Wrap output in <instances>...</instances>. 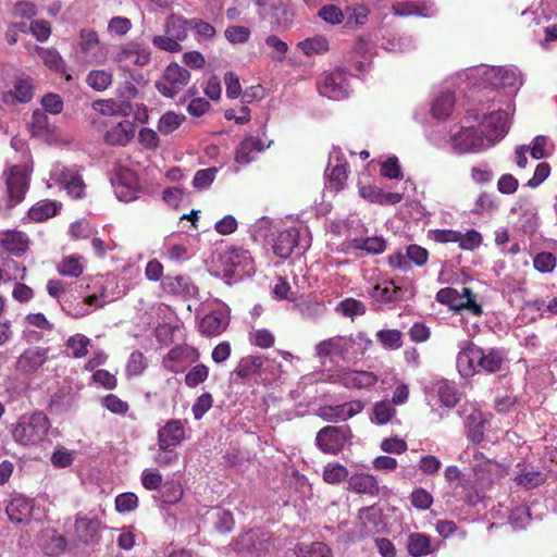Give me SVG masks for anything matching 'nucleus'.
I'll list each match as a JSON object with an SVG mask.
<instances>
[{
  "instance_id": "nucleus-58",
  "label": "nucleus",
  "mask_w": 557,
  "mask_h": 557,
  "mask_svg": "<svg viewBox=\"0 0 557 557\" xmlns=\"http://www.w3.org/2000/svg\"><path fill=\"white\" fill-rule=\"evenodd\" d=\"M148 367V360L141 351H133L127 360L125 372L127 376H139Z\"/></svg>"
},
{
  "instance_id": "nucleus-24",
  "label": "nucleus",
  "mask_w": 557,
  "mask_h": 557,
  "mask_svg": "<svg viewBox=\"0 0 557 557\" xmlns=\"http://www.w3.org/2000/svg\"><path fill=\"white\" fill-rule=\"evenodd\" d=\"M301 230L297 227H289L277 233L273 239V252L282 258H288L294 249L299 245Z\"/></svg>"
},
{
  "instance_id": "nucleus-28",
  "label": "nucleus",
  "mask_w": 557,
  "mask_h": 557,
  "mask_svg": "<svg viewBox=\"0 0 557 557\" xmlns=\"http://www.w3.org/2000/svg\"><path fill=\"white\" fill-rule=\"evenodd\" d=\"M488 421V414L482 410L472 407L471 411L466 417L467 437L473 444H479L484 438L485 424Z\"/></svg>"
},
{
  "instance_id": "nucleus-16",
  "label": "nucleus",
  "mask_w": 557,
  "mask_h": 557,
  "mask_svg": "<svg viewBox=\"0 0 557 557\" xmlns=\"http://www.w3.org/2000/svg\"><path fill=\"white\" fill-rule=\"evenodd\" d=\"M350 437L348 426H325L321 429L315 437V444L325 454L336 455L345 446Z\"/></svg>"
},
{
  "instance_id": "nucleus-41",
  "label": "nucleus",
  "mask_w": 557,
  "mask_h": 557,
  "mask_svg": "<svg viewBox=\"0 0 557 557\" xmlns=\"http://www.w3.org/2000/svg\"><path fill=\"white\" fill-rule=\"evenodd\" d=\"M455 96L451 91H442L435 97L431 106L432 115L436 119H446L453 111Z\"/></svg>"
},
{
  "instance_id": "nucleus-35",
  "label": "nucleus",
  "mask_w": 557,
  "mask_h": 557,
  "mask_svg": "<svg viewBox=\"0 0 557 557\" xmlns=\"http://www.w3.org/2000/svg\"><path fill=\"white\" fill-rule=\"evenodd\" d=\"M32 502L24 496H15L5 507L9 519L15 523L26 522L32 512Z\"/></svg>"
},
{
  "instance_id": "nucleus-46",
  "label": "nucleus",
  "mask_w": 557,
  "mask_h": 557,
  "mask_svg": "<svg viewBox=\"0 0 557 557\" xmlns=\"http://www.w3.org/2000/svg\"><path fill=\"white\" fill-rule=\"evenodd\" d=\"M112 81V72L108 70H92L86 76V84L96 91L108 89Z\"/></svg>"
},
{
  "instance_id": "nucleus-61",
  "label": "nucleus",
  "mask_w": 557,
  "mask_h": 557,
  "mask_svg": "<svg viewBox=\"0 0 557 557\" xmlns=\"http://www.w3.org/2000/svg\"><path fill=\"white\" fill-rule=\"evenodd\" d=\"M458 246L462 250H474L481 246L483 237L480 232L474 228L468 230L466 233L459 232Z\"/></svg>"
},
{
  "instance_id": "nucleus-29",
  "label": "nucleus",
  "mask_w": 557,
  "mask_h": 557,
  "mask_svg": "<svg viewBox=\"0 0 557 557\" xmlns=\"http://www.w3.org/2000/svg\"><path fill=\"white\" fill-rule=\"evenodd\" d=\"M34 95L33 79L28 76L16 78L13 89L3 94L2 101L5 104H14L15 102H28Z\"/></svg>"
},
{
  "instance_id": "nucleus-32",
  "label": "nucleus",
  "mask_w": 557,
  "mask_h": 557,
  "mask_svg": "<svg viewBox=\"0 0 557 557\" xmlns=\"http://www.w3.org/2000/svg\"><path fill=\"white\" fill-rule=\"evenodd\" d=\"M101 521L96 517L77 516L75 521V533L81 542L90 544L96 541Z\"/></svg>"
},
{
  "instance_id": "nucleus-55",
  "label": "nucleus",
  "mask_w": 557,
  "mask_h": 557,
  "mask_svg": "<svg viewBox=\"0 0 557 557\" xmlns=\"http://www.w3.org/2000/svg\"><path fill=\"white\" fill-rule=\"evenodd\" d=\"M28 127L32 135L36 137H42L52 132L48 116L39 110L34 111Z\"/></svg>"
},
{
  "instance_id": "nucleus-4",
  "label": "nucleus",
  "mask_w": 557,
  "mask_h": 557,
  "mask_svg": "<svg viewBox=\"0 0 557 557\" xmlns=\"http://www.w3.org/2000/svg\"><path fill=\"white\" fill-rule=\"evenodd\" d=\"M372 346V341L364 333L355 336H335L320 342L315 346L319 358L332 356L349 361L362 356Z\"/></svg>"
},
{
  "instance_id": "nucleus-13",
  "label": "nucleus",
  "mask_w": 557,
  "mask_h": 557,
  "mask_svg": "<svg viewBox=\"0 0 557 557\" xmlns=\"http://www.w3.org/2000/svg\"><path fill=\"white\" fill-rule=\"evenodd\" d=\"M190 79V73L177 63H170L160 81L156 83L158 91L168 98L177 95Z\"/></svg>"
},
{
  "instance_id": "nucleus-5",
  "label": "nucleus",
  "mask_w": 557,
  "mask_h": 557,
  "mask_svg": "<svg viewBox=\"0 0 557 557\" xmlns=\"http://www.w3.org/2000/svg\"><path fill=\"white\" fill-rule=\"evenodd\" d=\"M108 53V48L94 28L84 27L79 30L77 42L73 47V54L79 63L103 65Z\"/></svg>"
},
{
  "instance_id": "nucleus-22",
  "label": "nucleus",
  "mask_w": 557,
  "mask_h": 557,
  "mask_svg": "<svg viewBox=\"0 0 557 557\" xmlns=\"http://www.w3.org/2000/svg\"><path fill=\"white\" fill-rule=\"evenodd\" d=\"M363 408L364 405L362 401L351 400L342 405L325 406L320 408V417L325 421L341 422L355 417L361 412Z\"/></svg>"
},
{
  "instance_id": "nucleus-10",
  "label": "nucleus",
  "mask_w": 557,
  "mask_h": 557,
  "mask_svg": "<svg viewBox=\"0 0 557 557\" xmlns=\"http://www.w3.org/2000/svg\"><path fill=\"white\" fill-rule=\"evenodd\" d=\"M318 90L321 96L332 100L345 99L350 91L349 75L341 67L324 72L318 82Z\"/></svg>"
},
{
  "instance_id": "nucleus-39",
  "label": "nucleus",
  "mask_w": 557,
  "mask_h": 557,
  "mask_svg": "<svg viewBox=\"0 0 557 557\" xmlns=\"http://www.w3.org/2000/svg\"><path fill=\"white\" fill-rule=\"evenodd\" d=\"M506 360V351L499 348H490L483 350L481 348L480 354V371L488 373L497 372L502 369L504 361Z\"/></svg>"
},
{
  "instance_id": "nucleus-56",
  "label": "nucleus",
  "mask_w": 557,
  "mask_h": 557,
  "mask_svg": "<svg viewBox=\"0 0 557 557\" xmlns=\"http://www.w3.org/2000/svg\"><path fill=\"white\" fill-rule=\"evenodd\" d=\"M185 121L183 114H177L173 111L165 112L158 122V131L162 135H169L176 131Z\"/></svg>"
},
{
  "instance_id": "nucleus-27",
  "label": "nucleus",
  "mask_w": 557,
  "mask_h": 557,
  "mask_svg": "<svg viewBox=\"0 0 557 557\" xmlns=\"http://www.w3.org/2000/svg\"><path fill=\"white\" fill-rule=\"evenodd\" d=\"M226 262L237 272L239 275H248L255 273V262L249 250L243 247H233L226 255Z\"/></svg>"
},
{
  "instance_id": "nucleus-51",
  "label": "nucleus",
  "mask_w": 557,
  "mask_h": 557,
  "mask_svg": "<svg viewBox=\"0 0 557 557\" xmlns=\"http://www.w3.org/2000/svg\"><path fill=\"white\" fill-rule=\"evenodd\" d=\"M273 230V221L267 216H262L249 226L248 232L255 242H260L272 236Z\"/></svg>"
},
{
  "instance_id": "nucleus-25",
  "label": "nucleus",
  "mask_w": 557,
  "mask_h": 557,
  "mask_svg": "<svg viewBox=\"0 0 557 557\" xmlns=\"http://www.w3.org/2000/svg\"><path fill=\"white\" fill-rule=\"evenodd\" d=\"M48 359V349L32 347L26 349L16 360V370L23 374L36 372Z\"/></svg>"
},
{
  "instance_id": "nucleus-12",
  "label": "nucleus",
  "mask_w": 557,
  "mask_h": 557,
  "mask_svg": "<svg viewBox=\"0 0 557 557\" xmlns=\"http://www.w3.org/2000/svg\"><path fill=\"white\" fill-rule=\"evenodd\" d=\"M273 546L272 536L262 529H252L239 535L235 549L244 555L260 557Z\"/></svg>"
},
{
  "instance_id": "nucleus-63",
  "label": "nucleus",
  "mask_w": 557,
  "mask_h": 557,
  "mask_svg": "<svg viewBox=\"0 0 557 557\" xmlns=\"http://www.w3.org/2000/svg\"><path fill=\"white\" fill-rule=\"evenodd\" d=\"M425 10L426 8L424 5H419L414 2L398 3L393 5V12L397 16H431V14L426 13Z\"/></svg>"
},
{
  "instance_id": "nucleus-43",
  "label": "nucleus",
  "mask_w": 557,
  "mask_h": 557,
  "mask_svg": "<svg viewBox=\"0 0 557 557\" xmlns=\"http://www.w3.org/2000/svg\"><path fill=\"white\" fill-rule=\"evenodd\" d=\"M436 393L441 404L447 408H454L459 401V393L456 384L448 381L436 383Z\"/></svg>"
},
{
  "instance_id": "nucleus-1",
  "label": "nucleus",
  "mask_w": 557,
  "mask_h": 557,
  "mask_svg": "<svg viewBox=\"0 0 557 557\" xmlns=\"http://www.w3.org/2000/svg\"><path fill=\"white\" fill-rule=\"evenodd\" d=\"M509 125V112L505 110H497L482 116L469 115L465 124L450 129V148L458 154L483 152L506 136Z\"/></svg>"
},
{
  "instance_id": "nucleus-17",
  "label": "nucleus",
  "mask_w": 557,
  "mask_h": 557,
  "mask_svg": "<svg viewBox=\"0 0 557 557\" xmlns=\"http://www.w3.org/2000/svg\"><path fill=\"white\" fill-rule=\"evenodd\" d=\"M458 348L456 366L460 375L470 377L480 372L481 347L470 341H462L458 344Z\"/></svg>"
},
{
  "instance_id": "nucleus-40",
  "label": "nucleus",
  "mask_w": 557,
  "mask_h": 557,
  "mask_svg": "<svg viewBox=\"0 0 557 557\" xmlns=\"http://www.w3.org/2000/svg\"><path fill=\"white\" fill-rule=\"evenodd\" d=\"M61 208V203L53 200H41L28 210V219L34 222H44L54 216Z\"/></svg>"
},
{
  "instance_id": "nucleus-21",
  "label": "nucleus",
  "mask_w": 557,
  "mask_h": 557,
  "mask_svg": "<svg viewBox=\"0 0 557 557\" xmlns=\"http://www.w3.org/2000/svg\"><path fill=\"white\" fill-rule=\"evenodd\" d=\"M186 420L172 419L169 420L158 431V446L159 447H176L181 445L185 438Z\"/></svg>"
},
{
  "instance_id": "nucleus-3",
  "label": "nucleus",
  "mask_w": 557,
  "mask_h": 557,
  "mask_svg": "<svg viewBox=\"0 0 557 557\" xmlns=\"http://www.w3.org/2000/svg\"><path fill=\"white\" fill-rule=\"evenodd\" d=\"M51 423L47 414L36 410L22 414L11 426L13 441L24 447L38 446L47 440Z\"/></svg>"
},
{
  "instance_id": "nucleus-45",
  "label": "nucleus",
  "mask_w": 557,
  "mask_h": 557,
  "mask_svg": "<svg viewBox=\"0 0 557 557\" xmlns=\"http://www.w3.org/2000/svg\"><path fill=\"white\" fill-rule=\"evenodd\" d=\"M57 269L63 276L78 277L84 272L85 263L79 256H67L59 262Z\"/></svg>"
},
{
  "instance_id": "nucleus-44",
  "label": "nucleus",
  "mask_w": 557,
  "mask_h": 557,
  "mask_svg": "<svg viewBox=\"0 0 557 557\" xmlns=\"http://www.w3.org/2000/svg\"><path fill=\"white\" fill-rule=\"evenodd\" d=\"M504 516L508 517V521L515 530L525 529L531 520L530 509L524 504L517 505L510 510L506 508Z\"/></svg>"
},
{
  "instance_id": "nucleus-47",
  "label": "nucleus",
  "mask_w": 557,
  "mask_h": 557,
  "mask_svg": "<svg viewBox=\"0 0 557 557\" xmlns=\"http://www.w3.org/2000/svg\"><path fill=\"white\" fill-rule=\"evenodd\" d=\"M498 210V202L493 194L481 193L474 201L471 212L480 215H492Z\"/></svg>"
},
{
  "instance_id": "nucleus-30",
  "label": "nucleus",
  "mask_w": 557,
  "mask_h": 557,
  "mask_svg": "<svg viewBox=\"0 0 557 557\" xmlns=\"http://www.w3.org/2000/svg\"><path fill=\"white\" fill-rule=\"evenodd\" d=\"M161 287L169 295L193 297L197 293V287L187 276H166L161 282Z\"/></svg>"
},
{
  "instance_id": "nucleus-26",
  "label": "nucleus",
  "mask_w": 557,
  "mask_h": 557,
  "mask_svg": "<svg viewBox=\"0 0 557 557\" xmlns=\"http://www.w3.org/2000/svg\"><path fill=\"white\" fill-rule=\"evenodd\" d=\"M272 144V140L264 143L256 136L246 137L237 147L235 160L240 164H248L256 159L257 154L264 151Z\"/></svg>"
},
{
  "instance_id": "nucleus-2",
  "label": "nucleus",
  "mask_w": 557,
  "mask_h": 557,
  "mask_svg": "<svg viewBox=\"0 0 557 557\" xmlns=\"http://www.w3.org/2000/svg\"><path fill=\"white\" fill-rule=\"evenodd\" d=\"M478 87L503 89L506 94H516L523 84L522 74L516 66L480 65L465 70L459 74Z\"/></svg>"
},
{
  "instance_id": "nucleus-52",
  "label": "nucleus",
  "mask_w": 557,
  "mask_h": 557,
  "mask_svg": "<svg viewBox=\"0 0 557 557\" xmlns=\"http://www.w3.org/2000/svg\"><path fill=\"white\" fill-rule=\"evenodd\" d=\"M262 366L263 359L261 357L248 356L239 361L236 374L242 379H250L261 370Z\"/></svg>"
},
{
  "instance_id": "nucleus-9",
  "label": "nucleus",
  "mask_w": 557,
  "mask_h": 557,
  "mask_svg": "<svg viewBox=\"0 0 557 557\" xmlns=\"http://www.w3.org/2000/svg\"><path fill=\"white\" fill-rule=\"evenodd\" d=\"M111 184L116 198L123 202L136 200L141 191L137 174L122 164L114 168Z\"/></svg>"
},
{
  "instance_id": "nucleus-18",
  "label": "nucleus",
  "mask_w": 557,
  "mask_h": 557,
  "mask_svg": "<svg viewBox=\"0 0 557 557\" xmlns=\"http://www.w3.org/2000/svg\"><path fill=\"white\" fill-rule=\"evenodd\" d=\"M369 295L381 304L403 301L414 296L412 286H397L394 281H384L371 287Z\"/></svg>"
},
{
  "instance_id": "nucleus-7",
  "label": "nucleus",
  "mask_w": 557,
  "mask_h": 557,
  "mask_svg": "<svg viewBox=\"0 0 557 557\" xmlns=\"http://www.w3.org/2000/svg\"><path fill=\"white\" fill-rule=\"evenodd\" d=\"M436 300L447 305L453 311L468 310L473 315L483 313L482 306L476 302V296L468 287H462L461 293L451 287H445L437 292Z\"/></svg>"
},
{
  "instance_id": "nucleus-50",
  "label": "nucleus",
  "mask_w": 557,
  "mask_h": 557,
  "mask_svg": "<svg viewBox=\"0 0 557 557\" xmlns=\"http://www.w3.org/2000/svg\"><path fill=\"white\" fill-rule=\"evenodd\" d=\"M297 557H331L330 547L322 542L301 543L296 547Z\"/></svg>"
},
{
  "instance_id": "nucleus-19",
  "label": "nucleus",
  "mask_w": 557,
  "mask_h": 557,
  "mask_svg": "<svg viewBox=\"0 0 557 557\" xmlns=\"http://www.w3.org/2000/svg\"><path fill=\"white\" fill-rule=\"evenodd\" d=\"M228 323L230 309L225 304L219 302L201 319L199 331L205 336H218L227 329Z\"/></svg>"
},
{
  "instance_id": "nucleus-6",
  "label": "nucleus",
  "mask_w": 557,
  "mask_h": 557,
  "mask_svg": "<svg viewBox=\"0 0 557 557\" xmlns=\"http://www.w3.org/2000/svg\"><path fill=\"white\" fill-rule=\"evenodd\" d=\"M459 459L471 466L476 480L481 481L483 484L497 481L508 473L504 465L487 458L475 447H467V449L460 454Z\"/></svg>"
},
{
  "instance_id": "nucleus-48",
  "label": "nucleus",
  "mask_w": 557,
  "mask_h": 557,
  "mask_svg": "<svg viewBox=\"0 0 557 557\" xmlns=\"http://www.w3.org/2000/svg\"><path fill=\"white\" fill-rule=\"evenodd\" d=\"M322 478L327 484H339L348 480L349 472L345 466L339 462H329L323 467Z\"/></svg>"
},
{
  "instance_id": "nucleus-11",
  "label": "nucleus",
  "mask_w": 557,
  "mask_h": 557,
  "mask_svg": "<svg viewBox=\"0 0 557 557\" xmlns=\"http://www.w3.org/2000/svg\"><path fill=\"white\" fill-rule=\"evenodd\" d=\"M52 185L65 189L72 198H81L85 190V184L77 170L60 162L54 163L50 171L48 187Z\"/></svg>"
},
{
  "instance_id": "nucleus-14",
  "label": "nucleus",
  "mask_w": 557,
  "mask_h": 557,
  "mask_svg": "<svg viewBox=\"0 0 557 557\" xmlns=\"http://www.w3.org/2000/svg\"><path fill=\"white\" fill-rule=\"evenodd\" d=\"M329 381L350 389H370L377 383L379 376L371 371L344 368L329 375Z\"/></svg>"
},
{
  "instance_id": "nucleus-62",
  "label": "nucleus",
  "mask_w": 557,
  "mask_h": 557,
  "mask_svg": "<svg viewBox=\"0 0 557 557\" xmlns=\"http://www.w3.org/2000/svg\"><path fill=\"white\" fill-rule=\"evenodd\" d=\"M556 264L557 259L552 252L542 251L533 258V267L540 273H552Z\"/></svg>"
},
{
  "instance_id": "nucleus-15",
  "label": "nucleus",
  "mask_w": 557,
  "mask_h": 557,
  "mask_svg": "<svg viewBox=\"0 0 557 557\" xmlns=\"http://www.w3.org/2000/svg\"><path fill=\"white\" fill-rule=\"evenodd\" d=\"M348 176V163L344 153L338 147H334L329 156V162L325 170L327 178L326 188L333 191L344 189Z\"/></svg>"
},
{
  "instance_id": "nucleus-54",
  "label": "nucleus",
  "mask_w": 557,
  "mask_h": 557,
  "mask_svg": "<svg viewBox=\"0 0 557 557\" xmlns=\"http://www.w3.org/2000/svg\"><path fill=\"white\" fill-rule=\"evenodd\" d=\"M39 58L44 61L45 65L55 72H62L65 63L60 53L53 48L36 47Z\"/></svg>"
},
{
  "instance_id": "nucleus-8",
  "label": "nucleus",
  "mask_w": 557,
  "mask_h": 557,
  "mask_svg": "<svg viewBox=\"0 0 557 557\" xmlns=\"http://www.w3.org/2000/svg\"><path fill=\"white\" fill-rule=\"evenodd\" d=\"M32 168L27 164L12 165L4 172L9 207L22 202L29 187Z\"/></svg>"
},
{
  "instance_id": "nucleus-33",
  "label": "nucleus",
  "mask_w": 557,
  "mask_h": 557,
  "mask_svg": "<svg viewBox=\"0 0 557 557\" xmlns=\"http://www.w3.org/2000/svg\"><path fill=\"white\" fill-rule=\"evenodd\" d=\"M519 471L516 473L513 481L518 486H521L525 490H532L541 484H543L546 480V474L540 471L536 467L530 465H518Z\"/></svg>"
},
{
  "instance_id": "nucleus-20",
  "label": "nucleus",
  "mask_w": 557,
  "mask_h": 557,
  "mask_svg": "<svg viewBox=\"0 0 557 557\" xmlns=\"http://www.w3.org/2000/svg\"><path fill=\"white\" fill-rule=\"evenodd\" d=\"M107 298L103 287L99 293L85 296L82 300L70 302L65 307L69 315L79 319L90 314L96 309L102 308L107 304Z\"/></svg>"
},
{
  "instance_id": "nucleus-34",
  "label": "nucleus",
  "mask_w": 557,
  "mask_h": 557,
  "mask_svg": "<svg viewBox=\"0 0 557 557\" xmlns=\"http://www.w3.org/2000/svg\"><path fill=\"white\" fill-rule=\"evenodd\" d=\"M135 135V126L129 121L112 125L106 133L104 139L109 145L126 146Z\"/></svg>"
},
{
  "instance_id": "nucleus-37",
  "label": "nucleus",
  "mask_w": 557,
  "mask_h": 557,
  "mask_svg": "<svg viewBox=\"0 0 557 557\" xmlns=\"http://www.w3.org/2000/svg\"><path fill=\"white\" fill-rule=\"evenodd\" d=\"M92 109L102 115L110 116H127L133 111V108L128 101H120L114 99L96 100L92 102Z\"/></svg>"
},
{
  "instance_id": "nucleus-36",
  "label": "nucleus",
  "mask_w": 557,
  "mask_h": 557,
  "mask_svg": "<svg viewBox=\"0 0 557 557\" xmlns=\"http://www.w3.org/2000/svg\"><path fill=\"white\" fill-rule=\"evenodd\" d=\"M0 246L15 256H22L28 248V238L22 232L7 231L0 233Z\"/></svg>"
},
{
  "instance_id": "nucleus-49",
  "label": "nucleus",
  "mask_w": 557,
  "mask_h": 557,
  "mask_svg": "<svg viewBox=\"0 0 557 557\" xmlns=\"http://www.w3.org/2000/svg\"><path fill=\"white\" fill-rule=\"evenodd\" d=\"M89 345L90 339L81 333L70 336L65 342L66 350L76 359L83 358L87 355Z\"/></svg>"
},
{
  "instance_id": "nucleus-60",
  "label": "nucleus",
  "mask_w": 557,
  "mask_h": 557,
  "mask_svg": "<svg viewBox=\"0 0 557 557\" xmlns=\"http://www.w3.org/2000/svg\"><path fill=\"white\" fill-rule=\"evenodd\" d=\"M212 519H214V528L220 533H228L234 527L233 515L220 508H214L210 512Z\"/></svg>"
},
{
  "instance_id": "nucleus-57",
  "label": "nucleus",
  "mask_w": 557,
  "mask_h": 557,
  "mask_svg": "<svg viewBox=\"0 0 557 557\" xmlns=\"http://www.w3.org/2000/svg\"><path fill=\"white\" fill-rule=\"evenodd\" d=\"M529 150L533 159L540 160L550 156L554 146L548 137L539 135L533 139L532 145L529 146Z\"/></svg>"
},
{
  "instance_id": "nucleus-59",
  "label": "nucleus",
  "mask_w": 557,
  "mask_h": 557,
  "mask_svg": "<svg viewBox=\"0 0 557 557\" xmlns=\"http://www.w3.org/2000/svg\"><path fill=\"white\" fill-rule=\"evenodd\" d=\"M376 338L388 350H396L403 346V333L398 330H381L376 333Z\"/></svg>"
},
{
  "instance_id": "nucleus-31",
  "label": "nucleus",
  "mask_w": 557,
  "mask_h": 557,
  "mask_svg": "<svg viewBox=\"0 0 557 557\" xmlns=\"http://www.w3.org/2000/svg\"><path fill=\"white\" fill-rule=\"evenodd\" d=\"M38 545L49 556H58L65 550L66 540L53 529H45L38 537Z\"/></svg>"
},
{
  "instance_id": "nucleus-53",
  "label": "nucleus",
  "mask_w": 557,
  "mask_h": 557,
  "mask_svg": "<svg viewBox=\"0 0 557 557\" xmlns=\"http://www.w3.org/2000/svg\"><path fill=\"white\" fill-rule=\"evenodd\" d=\"M335 310L337 313L354 320L356 317H360L366 313V306L358 299L345 298L337 304Z\"/></svg>"
},
{
  "instance_id": "nucleus-38",
  "label": "nucleus",
  "mask_w": 557,
  "mask_h": 557,
  "mask_svg": "<svg viewBox=\"0 0 557 557\" xmlns=\"http://www.w3.org/2000/svg\"><path fill=\"white\" fill-rule=\"evenodd\" d=\"M407 550L413 557H423L432 554L435 546L431 537L424 533H410L407 539Z\"/></svg>"
},
{
  "instance_id": "nucleus-64",
  "label": "nucleus",
  "mask_w": 557,
  "mask_h": 557,
  "mask_svg": "<svg viewBox=\"0 0 557 557\" xmlns=\"http://www.w3.org/2000/svg\"><path fill=\"white\" fill-rule=\"evenodd\" d=\"M250 29L242 25H232L224 30L226 40L233 45L247 42L250 38Z\"/></svg>"
},
{
  "instance_id": "nucleus-42",
  "label": "nucleus",
  "mask_w": 557,
  "mask_h": 557,
  "mask_svg": "<svg viewBox=\"0 0 557 557\" xmlns=\"http://www.w3.org/2000/svg\"><path fill=\"white\" fill-rule=\"evenodd\" d=\"M188 20L171 14L164 23V33L181 44L187 38Z\"/></svg>"
},
{
  "instance_id": "nucleus-23",
  "label": "nucleus",
  "mask_w": 557,
  "mask_h": 557,
  "mask_svg": "<svg viewBox=\"0 0 557 557\" xmlns=\"http://www.w3.org/2000/svg\"><path fill=\"white\" fill-rule=\"evenodd\" d=\"M348 490L356 494H363L370 497H377L382 490L377 479L368 472H355L347 480Z\"/></svg>"
}]
</instances>
